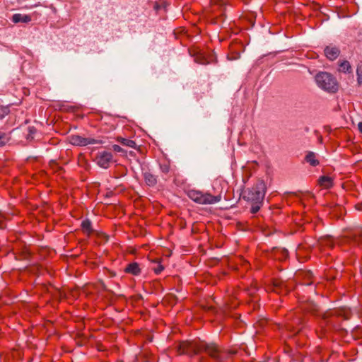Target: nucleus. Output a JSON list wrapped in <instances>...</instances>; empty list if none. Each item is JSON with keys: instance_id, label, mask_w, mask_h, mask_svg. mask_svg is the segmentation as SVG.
Here are the masks:
<instances>
[{"instance_id": "17", "label": "nucleus", "mask_w": 362, "mask_h": 362, "mask_svg": "<svg viewBox=\"0 0 362 362\" xmlns=\"http://www.w3.org/2000/svg\"><path fill=\"white\" fill-rule=\"evenodd\" d=\"M10 139L9 134L0 132V147L6 145L10 141Z\"/></svg>"}, {"instance_id": "29", "label": "nucleus", "mask_w": 362, "mask_h": 362, "mask_svg": "<svg viewBox=\"0 0 362 362\" xmlns=\"http://www.w3.org/2000/svg\"><path fill=\"white\" fill-rule=\"evenodd\" d=\"M200 362H204V359H201V361Z\"/></svg>"}, {"instance_id": "13", "label": "nucleus", "mask_w": 362, "mask_h": 362, "mask_svg": "<svg viewBox=\"0 0 362 362\" xmlns=\"http://www.w3.org/2000/svg\"><path fill=\"white\" fill-rule=\"evenodd\" d=\"M305 160L312 166H317L319 164V161L316 158V155L313 152H309L305 156Z\"/></svg>"}, {"instance_id": "28", "label": "nucleus", "mask_w": 362, "mask_h": 362, "mask_svg": "<svg viewBox=\"0 0 362 362\" xmlns=\"http://www.w3.org/2000/svg\"><path fill=\"white\" fill-rule=\"evenodd\" d=\"M195 60H196L197 62H199L200 64H204L205 63L204 61L203 62L202 61H199L197 58Z\"/></svg>"}, {"instance_id": "18", "label": "nucleus", "mask_w": 362, "mask_h": 362, "mask_svg": "<svg viewBox=\"0 0 362 362\" xmlns=\"http://www.w3.org/2000/svg\"><path fill=\"white\" fill-rule=\"evenodd\" d=\"M351 69V65L348 61H344L339 64V71L342 72H350Z\"/></svg>"}, {"instance_id": "20", "label": "nucleus", "mask_w": 362, "mask_h": 362, "mask_svg": "<svg viewBox=\"0 0 362 362\" xmlns=\"http://www.w3.org/2000/svg\"><path fill=\"white\" fill-rule=\"evenodd\" d=\"M9 107L0 104V119L4 118L9 113Z\"/></svg>"}, {"instance_id": "27", "label": "nucleus", "mask_w": 362, "mask_h": 362, "mask_svg": "<svg viewBox=\"0 0 362 362\" xmlns=\"http://www.w3.org/2000/svg\"><path fill=\"white\" fill-rule=\"evenodd\" d=\"M29 132H30V134H33V133L35 132V129H34V128H30H30H29Z\"/></svg>"}, {"instance_id": "7", "label": "nucleus", "mask_w": 362, "mask_h": 362, "mask_svg": "<svg viewBox=\"0 0 362 362\" xmlns=\"http://www.w3.org/2000/svg\"><path fill=\"white\" fill-rule=\"evenodd\" d=\"M339 48L334 46H327L325 49V54L329 60L336 59L339 55Z\"/></svg>"}, {"instance_id": "12", "label": "nucleus", "mask_w": 362, "mask_h": 362, "mask_svg": "<svg viewBox=\"0 0 362 362\" xmlns=\"http://www.w3.org/2000/svg\"><path fill=\"white\" fill-rule=\"evenodd\" d=\"M144 176L146 185H148V186H154L156 185L157 178L155 175H153L151 173L146 172L144 174Z\"/></svg>"}, {"instance_id": "10", "label": "nucleus", "mask_w": 362, "mask_h": 362, "mask_svg": "<svg viewBox=\"0 0 362 362\" xmlns=\"http://www.w3.org/2000/svg\"><path fill=\"white\" fill-rule=\"evenodd\" d=\"M284 288V284L279 280H275L271 286V288H269L268 289L278 293H283Z\"/></svg>"}, {"instance_id": "1", "label": "nucleus", "mask_w": 362, "mask_h": 362, "mask_svg": "<svg viewBox=\"0 0 362 362\" xmlns=\"http://www.w3.org/2000/svg\"><path fill=\"white\" fill-rule=\"evenodd\" d=\"M180 354L189 356L197 355L205 352L216 362H223L226 358L223 351L214 343L204 341H182L178 346Z\"/></svg>"}, {"instance_id": "5", "label": "nucleus", "mask_w": 362, "mask_h": 362, "mask_svg": "<svg viewBox=\"0 0 362 362\" xmlns=\"http://www.w3.org/2000/svg\"><path fill=\"white\" fill-rule=\"evenodd\" d=\"M69 142L75 146H85L89 144H99L102 142L92 138H85L79 135H71L69 137Z\"/></svg>"}, {"instance_id": "16", "label": "nucleus", "mask_w": 362, "mask_h": 362, "mask_svg": "<svg viewBox=\"0 0 362 362\" xmlns=\"http://www.w3.org/2000/svg\"><path fill=\"white\" fill-rule=\"evenodd\" d=\"M118 141L120 142L124 146H127L133 148H135L136 146L135 141L128 139L119 138L118 139Z\"/></svg>"}, {"instance_id": "21", "label": "nucleus", "mask_w": 362, "mask_h": 362, "mask_svg": "<svg viewBox=\"0 0 362 362\" xmlns=\"http://www.w3.org/2000/svg\"><path fill=\"white\" fill-rule=\"evenodd\" d=\"M152 269L156 274H158L164 269V267L160 262H156L155 265L152 267Z\"/></svg>"}, {"instance_id": "6", "label": "nucleus", "mask_w": 362, "mask_h": 362, "mask_svg": "<svg viewBox=\"0 0 362 362\" xmlns=\"http://www.w3.org/2000/svg\"><path fill=\"white\" fill-rule=\"evenodd\" d=\"M95 161L100 167L107 168L112 161V154L108 151L99 152L95 158Z\"/></svg>"}, {"instance_id": "26", "label": "nucleus", "mask_w": 362, "mask_h": 362, "mask_svg": "<svg viewBox=\"0 0 362 362\" xmlns=\"http://www.w3.org/2000/svg\"><path fill=\"white\" fill-rule=\"evenodd\" d=\"M358 128L361 133H362V122L358 124Z\"/></svg>"}, {"instance_id": "25", "label": "nucleus", "mask_w": 362, "mask_h": 362, "mask_svg": "<svg viewBox=\"0 0 362 362\" xmlns=\"http://www.w3.org/2000/svg\"><path fill=\"white\" fill-rule=\"evenodd\" d=\"M112 148L116 152H122V148L119 145H117V144L113 145Z\"/></svg>"}, {"instance_id": "9", "label": "nucleus", "mask_w": 362, "mask_h": 362, "mask_svg": "<svg viewBox=\"0 0 362 362\" xmlns=\"http://www.w3.org/2000/svg\"><path fill=\"white\" fill-rule=\"evenodd\" d=\"M126 273L131 274L133 275H138L141 272L139 265L136 262L129 264L124 269Z\"/></svg>"}, {"instance_id": "3", "label": "nucleus", "mask_w": 362, "mask_h": 362, "mask_svg": "<svg viewBox=\"0 0 362 362\" xmlns=\"http://www.w3.org/2000/svg\"><path fill=\"white\" fill-rule=\"evenodd\" d=\"M189 199L199 204H213L221 201V195H211L209 193H203L201 191L192 189L187 193Z\"/></svg>"}, {"instance_id": "14", "label": "nucleus", "mask_w": 362, "mask_h": 362, "mask_svg": "<svg viewBox=\"0 0 362 362\" xmlns=\"http://www.w3.org/2000/svg\"><path fill=\"white\" fill-rule=\"evenodd\" d=\"M334 245L333 239L331 237H325L319 240L320 247H332Z\"/></svg>"}, {"instance_id": "24", "label": "nucleus", "mask_w": 362, "mask_h": 362, "mask_svg": "<svg viewBox=\"0 0 362 362\" xmlns=\"http://www.w3.org/2000/svg\"><path fill=\"white\" fill-rule=\"evenodd\" d=\"M160 170L164 173H168L170 170V165L167 162H165L163 163H161L160 165Z\"/></svg>"}, {"instance_id": "15", "label": "nucleus", "mask_w": 362, "mask_h": 362, "mask_svg": "<svg viewBox=\"0 0 362 362\" xmlns=\"http://www.w3.org/2000/svg\"><path fill=\"white\" fill-rule=\"evenodd\" d=\"M81 228L84 233L90 234L92 232L91 222L88 219H86L81 223Z\"/></svg>"}, {"instance_id": "8", "label": "nucleus", "mask_w": 362, "mask_h": 362, "mask_svg": "<svg viewBox=\"0 0 362 362\" xmlns=\"http://www.w3.org/2000/svg\"><path fill=\"white\" fill-rule=\"evenodd\" d=\"M30 21H31V17L29 15L16 13L12 16V21L15 23H28Z\"/></svg>"}, {"instance_id": "2", "label": "nucleus", "mask_w": 362, "mask_h": 362, "mask_svg": "<svg viewBox=\"0 0 362 362\" xmlns=\"http://www.w3.org/2000/svg\"><path fill=\"white\" fill-rule=\"evenodd\" d=\"M315 79L317 86L325 91L334 93L339 89L337 79L327 72L318 73L316 74Z\"/></svg>"}, {"instance_id": "4", "label": "nucleus", "mask_w": 362, "mask_h": 362, "mask_svg": "<svg viewBox=\"0 0 362 362\" xmlns=\"http://www.w3.org/2000/svg\"><path fill=\"white\" fill-rule=\"evenodd\" d=\"M266 186L262 180H259L246 193L245 197L247 201L255 203H262L265 196Z\"/></svg>"}, {"instance_id": "19", "label": "nucleus", "mask_w": 362, "mask_h": 362, "mask_svg": "<svg viewBox=\"0 0 362 362\" xmlns=\"http://www.w3.org/2000/svg\"><path fill=\"white\" fill-rule=\"evenodd\" d=\"M354 240L358 245L362 243V230H358L354 233Z\"/></svg>"}, {"instance_id": "23", "label": "nucleus", "mask_w": 362, "mask_h": 362, "mask_svg": "<svg viewBox=\"0 0 362 362\" xmlns=\"http://www.w3.org/2000/svg\"><path fill=\"white\" fill-rule=\"evenodd\" d=\"M357 80L359 84H362V66H359L356 70Z\"/></svg>"}, {"instance_id": "11", "label": "nucleus", "mask_w": 362, "mask_h": 362, "mask_svg": "<svg viewBox=\"0 0 362 362\" xmlns=\"http://www.w3.org/2000/svg\"><path fill=\"white\" fill-rule=\"evenodd\" d=\"M319 184L324 188H329L332 186V179L328 176H322L319 178Z\"/></svg>"}, {"instance_id": "22", "label": "nucleus", "mask_w": 362, "mask_h": 362, "mask_svg": "<svg viewBox=\"0 0 362 362\" xmlns=\"http://www.w3.org/2000/svg\"><path fill=\"white\" fill-rule=\"evenodd\" d=\"M252 206L251 208V212L252 214H256L260 209V207H261L262 203H255V202H252Z\"/></svg>"}]
</instances>
